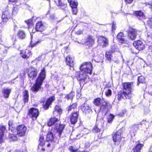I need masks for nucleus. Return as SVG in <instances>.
I'll use <instances>...</instances> for the list:
<instances>
[{"mask_svg": "<svg viewBox=\"0 0 152 152\" xmlns=\"http://www.w3.org/2000/svg\"><path fill=\"white\" fill-rule=\"evenodd\" d=\"M93 68V65L91 62H83L79 66L80 71L75 72V76L77 80L80 82L85 81L89 77L87 74H92Z\"/></svg>", "mask_w": 152, "mask_h": 152, "instance_id": "f257e3e1", "label": "nucleus"}, {"mask_svg": "<svg viewBox=\"0 0 152 152\" xmlns=\"http://www.w3.org/2000/svg\"><path fill=\"white\" fill-rule=\"evenodd\" d=\"M46 77L45 68L43 67L41 70L33 85L30 90L34 93H36L39 91L41 88L44 81Z\"/></svg>", "mask_w": 152, "mask_h": 152, "instance_id": "f03ea898", "label": "nucleus"}, {"mask_svg": "<svg viewBox=\"0 0 152 152\" xmlns=\"http://www.w3.org/2000/svg\"><path fill=\"white\" fill-rule=\"evenodd\" d=\"M92 102L95 106H99L100 109L103 110L108 109L111 106L109 102L106 101L103 98H101L99 97H96L94 99Z\"/></svg>", "mask_w": 152, "mask_h": 152, "instance_id": "7ed1b4c3", "label": "nucleus"}, {"mask_svg": "<svg viewBox=\"0 0 152 152\" xmlns=\"http://www.w3.org/2000/svg\"><path fill=\"white\" fill-rule=\"evenodd\" d=\"M122 130L120 129L112 134V139L114 145L118 146L121 143L122 140Z\"/></svg>", "mask_w": 152, "mask_h": 152, "instance_id": "20e7f679", "label": "nucleus"}, {"mask_svg": "<svg viewBox=\"0 0 152 152\" xmlns=\"http://www.w3.org/2000/svg\"><path fill=\"white\" fill-rule=\"evenodd\" d=\"M39 110L35 107H31L28 110L27 115L33 121L36 120L39 115Z\"/></svg>", "mask_w": 152, "mask_h": 152, "instance_id": "39448f33", "label": "nucleus"}, {"mask_svg": "<svg viewBox=\"0 0 152 152\" xmlns=\"http://www.w3.org/2000/svg\"><path fill=\"white\" fill-rule=\"evenodd\" d=\"M55 100V97L53 96L48 97L46 100L45 98L42 100L41 103H42V108L45 110H48L52 102Z\"/></svg>", "mask_w": 152, "mask_h": 152, "instance_id": "423d86ee", "label": "nucleus"}, {"mask_svg": "<svg viewBox=\"0 0 152 152\" xmlns=\"http://www.w3.org/2000/svg\"><path fill=\"white\" fill-rule=\"evenodd\" d=\"M17 133L19 137L25 136L27 131V128L24 124H20L18 125L16 128Z\"/></svg>", "mask_w": 152, "mask_h": 152, "instance_id": "0eeeda50", "label": "nucleus"}, {"mask_svg": "<svg viewBox=\"0 0 152 152\" xmlns=\"http://www.w3.org/2000/svg\"><path fill=\"white\" fill-rule=\"evenodd\" d=\"M26 72L28 77L33 80L37 75V71L36 69L33 67H29L26 69Z\"/></svg>", "mask_w": 152, "mask_h": 152, "instance_id": "6e6552de", "label": "nucleus"}, {"mask_svg": "<svg viewBox=\"0 0 152 152\" xmlns=\"http://www.w3.org/2000/svg\"><path fill=\"white\" fill-rule=\"evenodd\" d=\"M83 113L88 116L92 113V110L89 104L86 102L82 104L80 107Z\"/></svg>", "mask_w": 152, "mask_h": 152, "instance_id": "1a4fd4ad", "label": "nucleus"}, {"mask_svg": "<svg viewBox=\"0 0 152 152\" xmlns=\"http://www.w3.org/2000/svg\"><path fill=\"white\" fill-rule=\"evenodd\" d=\"M34 28L37 32H43L46 29L45 23L42 21H38L36 23Z\"/></svg>", "mask_w": 152, "mask_h": 152, "instance_id": "9d476101", "label": "nucleus"}, {"mask_svg": "<svg viewBox=\"0 0 152 152\" xmlns=\"http://www.w3.org/2000/svg\"><path fill=\"white\" fill-rule=\"evenodd\" d=\"M79 116V111L78 110L77 111H73L71 113L69 118L71 124L75 125L77 122Z\"/></svg>", "mask_w": 152, "mask_h": 152, "instance_id": "9b49d317", "label": "nucleus"}, {"mask_svg": "<svg viewBox=\"0 0 152 152\" xmlns=\"http://www.w3.org/2000/svg\"><path fill=\"white\" fill-rule=\"evenodd\" d=\"M12 18V15L10 11L5 10L2 13L1 19L2 21L6 23L9 20Z\"/></svg>", "mask_w": 152, "mask_h": 152, "instance_id": "f8f14e48", "label": "nucleus"}, {"mask_svg": "<svg viewBox=\"0 0 152 152\" xmlns=\"http://www.w3.org/2000/svg\"><path fill=\"white\" fill-rule=\"evenodd\" d=\"M20 54L23 59L26 60L31 58L32 55V52L26 49L20 50Z\"/></svg>", "mask_w": 152, "mask_h": 152, "instance_id": "ddd939ff", "label": "nucleus"}, {"mask_svg": "<svg viewBox=\"0 0 152 152\" xmlns=\"http://www.w3.org/2000/svg\"><path fill=\"white\" fill-rule=\"evenodd\" d=\"M65 125L64 124H61L60 123H56L54 125V127L52 129V131L53 129L56 130V132L58 133L59 137H61L62 133L64 130Z\"/></svg>", "mask_w": 152, "mask_h": 152, "instance_id": "4468645a", "label": "nucleus"}, {"mask_svg": "<svg viewBox=\"0 0 152 152\" xmlns=\"http://www.w3.org/2000/svg\"><path fill=\"white\" fill-rule=\"evenodd\" d=\"M95 43V39L93 37L89 35L86 39L85 42L86 48L88 50L91 49Z\"/></svg>", "mask_w": 152, "mask_h": 152, "instance_id": "2eb2a0df", "label": "nucleus"}, {"mask_svg": "<svg viewBox=\"0 0 152 152\" xmlns=\"http://www.w3.org/2000/svg\"><path fill=\"white\" fill-rule=\"evenodd\" d=\"M124 96L126 99H130L132 97V96L129 95L128 93H127V91H120L117 94V99L118 101H121L122 99L124 98Z\"/></svg>", "mask_w": 152, "mask_h": 152, "instance_id": "dca6fc26", "label": "nucleus"}, {"mask_svg": "<svg viewBox=\"0 0 152 152\" xmlns=\"http://www.w3.org/2000/svg\"><path fill=\"white\" fill-rule=\"evenodd\" d=\"M123 90L127 91L129 95L132 96V83L125 82L122 83Z\"/></svg>", "mask_w": 152, "mask_h": 152, "instance_id": "f3484780", "label": "nucleus"}, {"mask_svg": "<svg viewBox=\"0 0 152 152\" xmlns=\"http://www.w3.org/2000/svg\"><path fill=\"white\" fill-rule=\"evenodd\" d=\"M97 42L99 45L104 47H106L108 44V40L102 36H100L98 37Z\"/></svg>", "mask_w": 152, "mask_h": 152, "instance_id": "a211bd4d", "label": "nucleus"}, {"mask_svg": "<svg viewBox=\"0 0 152 152\" xmlns=\"http://www.w3.org/2000/svg\"><path fill=\"white\" fill-rule=\"evenodd\" d=\"M65 62L66 65L69 66L70 69L71 67H74L75 65L74 58L70 55H68L66 56L65 58Z\"/></svg>", "mask_w": 152, "mask_h": 152, "instance_id": "6ab92c4d", "label": "nucleus"}, {"mask_svg": "<svg viewBox=\"0 0 152 152\" xmlns=\"http://www.w3.org/2000/svg\"><path fill=\"white\" fill-rule=\"evenodd\" d=\"M134 46L135 48L138 50H142L145 48V46L142 42L139 40L135 41L134 42Z\"/></svg>", "mask_w": 152, "mask_h": 152, "instance_id": "aec40b11", "label": "nucleus"}, {"mask_svg": "<svg viewBox=\"0 0 152 152\" xmlns=\"http://www.w3.org/2000/svg\"><path fill=\"white\" fill-rule=\"evenodd\" d=\"M59 117H56L55 115L53 117L50 118L48 121L47 124L48 126H51L54 125L56 122L59 121Z\"/></svg>", "mask_w": 152, "mask_h": 152, "instance_id": "412c9836", "label": "nucleus"}, {"mask_svg": "<svg viewBox=\"0 0 152 152\" xmlns=\"http://www.w3.org/2000/svg\"><path fill=\"white\" fill-rule=\"evenodd\" d=\"M7 127L5 125H0V143L4 142L3 137L4 133L6 131Z\"/></svg>", "mask_w": 152, "mask_h": 152, "instance_id": "4be33fe9", "label": "nucleus"}, {"mask_svg": "<svg viewBox=\"0 0 152 152\" xmlns=\"http://www.w3.org/2000/svg\"><path fill=\"white\" fill-rule=\"evenodd\" d=\"M113 52L111 50H107L105 52V61L110 62L112 60Z\"/></svg>", "mask_w": 152, "mask_h": 152, "instance_id": "5701e85b", "label": "nucleus"}, {"mask_svg": "<svg viewBox=\"0 0 152 152\" xmlns=\"http://www.w3.org/2000/svg\"><path fill=\"white\" fill-rule=\"evenodd\" d=\"M78 104L77 102H75L70 104L68 106L66 109L68 112H69L72 110H75L77 109Z\"/></svg>", "mask_w": 152, "mask_h": 152, "instance_id": "b1692460", "label": "nucleus"}, {"mask_svg": "<svg viewBox=\"0 0 152 152\" xmlns=\"http://www.w3.org/2000/svg\"><path fill=\"white\" fill-rule=\"evenodd\" d=\"M134 15L140 20H142L145 19V16L143 12L140 10L135 11Z\"/></svg>", "mask_w": 152, "mask_h": 152, "instance_id": "393cba45", "label": "nucleus"}, {"mask_svg": "<svg viewBox=\"0 0 152 152\" xmlns=\"http://www.w3.org/2000/svg\"><path fill=\"white\" fill-rule=\"evenodd\" d=\"M124 35L122 32H120L117 36L118 40L121 43H126V41L124 38Z\"/></svg>", "mask_w": 152, "mask_h": 152, "instance_id": "a878e982", "label": "nucleus"}, {"mask_svg": "<svg viewBox=\"0 0 152 152\" xmlns=\"http://www.w3.org/2000/svg\"><path fill=\"white\" fill-rule=\"evenodd\" d=\"M18 136L16 134L9 133L8 136V138L10 141H16L18 140Z\"/></svg>", "mask_w": 152, "mask_h": 152, "instance_id": "bb28decb", "label": "nucleus"}, {"mask_svg": "<svg viewBox=\"0 0 152 152\" xmlns=\"http://www.w3.org/2000/svg\"><path fill=\"white\" fill-rule=\"evenodd\" d=\"M102 129V127L99 123L96 122L92 129V132L94 133L100 132Z\"/></svg>", "mask_w": 152, "mask_h": 152, "instance_id": "cd10ccee", "label": "nucleus"}, {"mask_svg": "<svg viewBox=\"0 0 152 152\" xmlns=\"http://www.w3.org/2000/svg\"><path fill=\"white\" fill-rule=\"evenodd\" d=\"M11 91V90L10 88H3L2 90V92L4 97L5 99L8 98L10 95Z\"/></svg>", "mask_w": 152, "mask_h": 152, "instance_id": "c85d7f7f", "label": "nucleus"}, {"mask_svg": "<svg viewBox=\"0 0 152 152\" xmlns=\"http://www.w3.org/2000/svg\"><path fill=\"white\" fill-rule=\"evenodd\" d=\"M23 100L24 103H27L29 100V95L28 90H25L23 92Z\"/></svg>", "mask_w": 152, "mask_h": 152, "instance_id": "c756f323", "label": "nucleus"}, {"mask_svg": "<svg viewBox=\"0 0 152 152\" xmlns=\"http://www.w3.org/2000/svg\"><path fill=\"white\" fill-rule=\"evenodd\" d=\"M46 141H47L45 139L43 135L42 134L40 135L39 140V145L43 148L45 145Z\"/></svg>", "mask_w": 152, "mask_h": 152, "instance_id": "7c9ffc66", "label": "nucleus"}, {"mask_svg": "<svg viewBox=\"0 0 152 152\" xmlns=\"http://www.w3.org/2000/svg\"><path fill=\"white\" fill-rule=\"evenodd\" d=\"M56 112L58 113V116L59 117L60 115L62 113L63 109L61 108L60 106L58 105H56L55 107L54 110L53 112V115H55Z\"/></svg>", "mask_w": 152, "mask_h": 152, "instance_id": "2f4dec72", "label": "nucleus"}, {"mask_svg": "<svg viewBox=\"0 0 152 152\" xmlns=\"http://www.w3.org/2000/svg\"><path fill=\"white\" fill-rule=\"evenodd\" d=\"M128 38L131 40H133V28L129 27L126 31Z\"/></svg>", "mask_w": 152, "mask_h": 152, "instance_id": "473e14b6", "label": "nucleus"}, {"mask_svg": "<svg viewBox=\"0 0 152 152\" xmlns=\"http://www.w3.org/2000/svg\"><path fill=\"white\" fill-rule=\"evenodd\" d=\"M54 139V137L53 133L50 131L46 135V140L52 142L53 141Z\"/></svg>", "mask_w": 152, "mask_h": 152, "instance_id": "72a5a7b5", "label": "nucleus"}, {"mask_svg": "<svg viewBox=\"0 0 152 152\" xmlns=\"http://www.w3.org/2000/svg\"><path fill=\"white\" fill-rule=\"evenodd\" d=\"M56 4L58 7L61 8H66L67 7V3L65 1L58 0V2H56Z\"/></svg>", "mask_w": 152, "mask_h": 152, "instance_id": "f704fd0d", "label": "nucleus"}, {"mask_svg": "<svg viewBox=\"0 0 152 152\" xmlns=\"http://www.w3.org/2000/svg\"><path fill=\"white\" fill-rule=\"evenodd\" d=\"M8 126L9 129L11 132H14L16 130V127H15V124L13 121L12 120H9L8 121Z\"/></svg>", "mask_w": 152, "mask_h": 152, "instance_id": "c9c22d12", "label": "nucleus"}, {"mask_svg": "<svg viewBox=\"0 0 152 152\" xmlns=\"http://www.w3.org/2000/svg\"><path fill=\"white\" fill-rule=\"evenodd\" d=\"M67 1L71 8L77 7L78 3L77 0H67Z\"/></svg>", "mask_w": 152, "mask_h": 152, "instance_id": "e433bc0d", "label": "nucleus"}, {"mask_svg": "<svg viewBox=\"0 0 152 152\" xmlns=\"http://www.w3.org/2000/svg\"><path fill=\"white\" fill-rule=\"evenodd\" d=\"M17 36L20 39H24L26 37L25 33L23 30H19L18 31L17 34Z\"/></svg>", "mask_w": 152, "mask_h": 152, "instance_id": "4c0bfd02", "label": "nucleus"}, {"mask_svg": "<svg viewBox=\"0 0 152 152\" xmlns=\"http://www.w3.org/2000/svg\"><path fill=\"white\" fill-rule=\"evenodd\" d=\"M143 146V145L138 143H136L134 148V152H140V150Z\"/></svg>", "mask_w": 152, "mask_h": 152, "instance_id": "58836bf2", "label": "nucleus"}, {"mask_svg": "<svg viewBox=\"0 0 152 152\" xmlns=\"http://www.w3.org/2000/svg\"><path fill=\"white\" fill-rule=\"evenodd\" d=\"M25 22L27 24L28 28H31L34 25L33 18H31L26 20Z\"/></svg>", "mask_w": 152, "mask_h": 152, "instance_id": "ea45409f", "label": "nucleus"}, {"mask_svg": "<svg viewBox=\"0 0 152 152\" xmlns=\"http://www.w3.org/2000/svg\"><path fill=\"white\" fill-rule=\"evenodd\" d=\"M75 95V92L71 91L69 94H66L65 96V98L68 100L69 99L72 100L73 97Z\"/></svg>", "mask_w": 152, "mask_h": 152, "instance_id": "a19ab883", "label": "nucleus"}, {"mask_svg": "<svg viewBox=\"0 0 152 152\" xmlns=\"http://www.w3.org/2000/svg\"><path fill=\"white\" fill-rule=\"evenodd\" d=\"M114 115L112 114L109 115V116L107 118V122L109 123H111L115 118Z\"/></svg>", "mask_w": 152, "mask_h": 152, "instance_id": "79ce46f5", "label": "nucleus"}, {"mask_svg": "<svg viewBox=\"0 0 152 152\" xmlns=\"http://www.w3.org/2000/svg\"><path fill=\"white\" fill-rule=\"evenodd\" d=\"M41 41H42L40 40H38L35 43H33L32 41H31L29 45V47L31 48L35 47L37 45L38 43H40Z\"/></svg>", "mask_w": 152, "mask_h": 152, "instance_id": "37998d69", "label": "nucleus"}, {"mask_svg": "<svg viewBox=\"0 0 152 152\" xmlns=\"http://www.w3.org/2000/svg\"><path fill=\"white\" fill-rule=\"evenodd\" d=\"M138 83L137 85L138 86L139 85V83H144L145 82V79L144 77L142 76H141L138 77Z\"/></svg>", "mask_w": 152, "mask_h": 152, "instance_id": "c03bdc74", "label": "nucleus"}, {"mask_svg": "<svg viewBox=\"0 0 152 152\" xmlns=\"http://www.w3.org/2000/svg\"><path fill=\"white\" fill-rule=\"evenodd\" d=\"M140 32L137 31L135 29H134V38L136 37H139V33Z\"/></svg>", "mask_w": 152, "mask_h": 152, "instance_id": "a18cd8bd", "label": "nucleus"}, {"mask_svg": "<svg viewBox=\"0 0 152 152\" xmlns=\"http://www.w3.org/2000/svg\"><path fill=\"white\" fill-rule=\"evenodd\" d=\"M112 92L110 89H108L105 92V95L106 96L108 97L111 95Z\"/></svg>", "mask_w": 152, "mask_h": 152, "instance_id": "49530a36", "label": "nucleus"}, {"mask_svg": "<svg viewBox=\"0 0 152 152\" xmlns=\"http://www.w3.org/2000/svg\"><path fill=\"white\" fill-rule=\"evenodd\" d=\"M148 26L152 28V18H149L147 21Z\"/></svg>", "mask_w": 152, "mask_h": 152, "instance_id": "de8ad7c7", "label": "nucleus"}, {"mask_svg": "<svg viewBox=\"0 0 152 152\" xmlns=\"http://www.w3.org/2000/svg\"><path fill=\"white\" fill-rule=\"evenodd\" d=\"M17 9L15 7H13L12 9V16L13 15H15L17 14Z\"/></svg>", "mask_w": 152, "mask_h": 152, "instance_id": "09e8293b", "label": "nucleus"}, {"mask_svg": "<svg viewBox=\"0 0 152 152\" xmlns=\"http://www.w3.org/2000/svg\"><path fill=\"white\" fill-rule=\"evenodd\" d=\"M69 150L71 152H76L77 151V149H74V147L72 146L69 147Z\"/></svg>", "mask_w": 152, "mask_h": 152, "instance_id": "8fccbe9b", "label": "nucleus"}, {"mask_svg": "<svg viewBox=\"0 0 152 152\" xmlns=\"http://www.w3.org/2000/svg\"><path fill=\"white\" fill-rule=\"evenodd\" d=\"M48 20L51 22H53L55 20V16L54 15L52 14L48 17Z\"/></svg>", "mask_w": 152, "mask_h": 152, "instance_id": "3c124183", "label": "nucleus"}, {"mask_svg": "<svg viewBox=\"0 0 152 152\" xmlns=\"http://www.w3.org/2000/svg\"><path fill=\"white\" fill-rule=\"evenodd\" d=\"M116 23L115 21H113L112 23V30L113 31L116 29Z\"/></svg>", "mask_w": 152, "mask_h": 152, "instance_id": "603ef678", "label": "nucleus"}, {"mask_svg": "<svg viewBox=\"0 0 152 152\" xmlns=\"http://www.w3.org/2000/svg\"><path fill=\"white\" fill-rule=\"evenodd\" d=\"M72 10V13L74 15H76L77 13V7L75 8H71Z\"/></svg>", "mask_w": 152, "mask_h": 152, "instance_id": "864d4df0", "label": "nucleus"}, {"mask_svg": "<svg viewBox=\"0 0 152 152\" xmlns=\"http://www.w3.org/2000/svg\"><path fill=\"white\" fill-rule=\"evenodd\" d=\"M83 30H81V29H79L75 33V34L77 35H79L80 34H83Z\"/></svg>", "mask_w": 152, "mask_h": 152, "instance_id": "5fc2aeb1", "label": "nucleus"}, {"mask_svg": "<svg viewBox=\"0 0 152 152\" xmlns=\"http://www.w3.org/2000/svg\"><path fill=\"white\" fill-rule=\"evenodd\" d=\"M150 112V110L148 109H146L144 110V113L145 115H147Z\"/></svg>", "mask_w": 152, "mask_h": 152, "instance_id": "6e6d98bb", "label": "nucleus"}, {"mask_svg": "<svg viewBox=\"0 0 152 152\" xmlns=\"http://www.w3.org/2000/svg\"><path fill=\"white\" fill-rule=\"evenodd\" d=\"M148 50L149 52H151L152 53V46H150L149 47Z\"/></svg>", "mask_w": 152, "mask_h": 152, "instance_id": "4d7b16f0", "label": "nucleus"}, {"mask_svg": "<svg viewBox=\"0 0 152 152\" xmlns=\"http://www.w3.org/2000/svg\"><path fill=\"white\" fill-rule=\"evenodd\" d=\"M14 152H24V151L22 150L16 149L15 150Z\"/></svg>", "mask_w": 152, "mask_h": 152, "instance_id": "13d9d810", "label": "nucleus"}, {"mask_svg": "<svg viewBox=\"0 0 152 152\" xmlns=\"http://www.w3.org/2000/svg\"><path fill=\"white\" fill-rule=\"evenodd\" d=\"M9 2L12 3H15L17 2L18 0H8Z\"/></svg>", "mask_w": 152, "mask_h": 152, "instance_id": "bf43d9fd", "label": "nucleus"}, {"mask_svg": "<svg viewBox=\"0 0 152 152\" xmlns=\"http://www.w3.org/2000/svg\"><path fill=\"white\" fill-rule=\"evenodd\" d=\"M134 128H135V129H137L138 128V126L137 125H134Z\"/></svg>", "mask_w": 152, "mask_h": 152, "instance_id": "052dcab7", "label": "nucleus"}, {"mask_svg": "<svg viewBox=\"0 0 152 152\" xmlns=\"http://www.w3.org/2000/svg\"><path fill=\"white\" fill-rule=\"evenodd\" d=\"M50 144L49 143H48V144H47V146L48 147H50Z\"/></svg>", "mask_w": 152, "mask_h": 152, "instance_id": "680f3d73", "label": "nucleus"}, {"mask_svg": "<svg viewBox=\"0 0 152 152\" xmlns=\"http://www.w3.org/2000/svg\"><path fill=\"white\" fill-rule=\"evenodd\" d=\"M145 121H142V122H141L140 124L141 125H142V124H144L145 123Z\"/></svg>", "mask_w": 152, "mask_h": 152, "instance_id": "e2e57ef3", "label": "nucleus"}, {"mask_svg": "<svg viewBox=\"0 0 152 152\" xmlns=\"http://www.w3.org/2000/svg\"><path fill=\"white\" fill-rule=\"evenodd\" d=\"M38 106V105L37 104H33V106H35V107H37Z\"/></svg>", "mask_w": 152, "mask_h": 152, "instance_id": "0e129e2a", "label": "nucleus"}, {"mask_svg": "<svg viewBox=\"0 0 152 152\" xmlns=\"http://www.w3.org/2000/svg\"><path fill=\"white\" fill-rule=\"evenodd\" d=\"M142 64H145V62L143 60H142Z\"/></svg>", "mask_w": 152, "mask_h": 152, "instance_id": "69168bd1", "label": "nucleus"}, {"mask_svg": "<svg viewBox=\"0 0 152 152\" xmlns=\"http://www.w3.org/2000/svg\"><path fill=\"white\" fill-rule=\"evenodd\" d=\"M42 151H45V149L44 148H42Z\"/></svg>", "mask_w": 152, "mask_h": 152, "instance_id": "338daca9", "label": "nucleus"}, {"mask_svg": "<svg viewBox=\"0 0 152 152\" xmlns=\"http://www.w3.org/2000/svg\"><path fill=\"white\" fill-rule=\"evenodd\" d=\"M80 152H88V151H81Z\"/></svg>", "mask_w": 152, "mask_h": 152, "instance_id": "774afa93", "label": "nucleus"}]
</instances>
